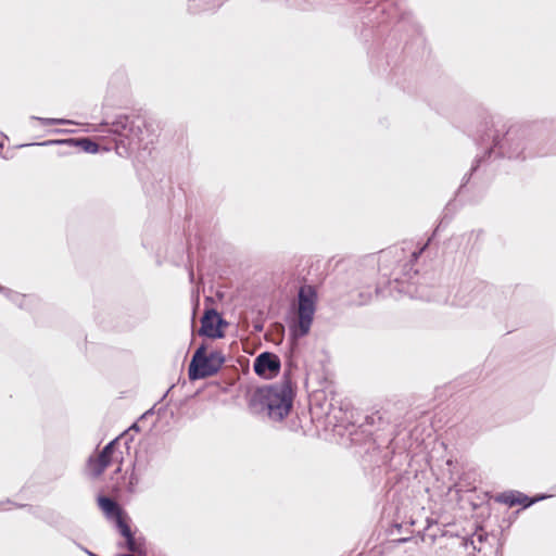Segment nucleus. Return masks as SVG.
Instances as JSON below:
<instances>
[{"mask_svg":"<svg viewBox=\"0 0 556 556\" xmlns=\"http://www.w3.org/2000/svg\"><path fill=\"white\" fill-rule=\"evenodd\" d=\"M253 403L261 406L273 420H282L290 412L293 392L288 381L258 389L253 395Z\"/></svg>","mask_w":556,"mask_h":556,"instance_id":"1","label":"nucleus"},{"mask_svg":"<svg viewBox=\"0 0 556 556\" xmlns=\"http://www.w3.org/2000/svg\"><path fill=\"white\" fill-rule=\"evenodd\" d=\"M101 126L121 137V142L130 150H137L147 144L151 136L149 124L144 117L139 115H122L111 125L102 124Z\"/></svg>","mask_w":556,"mask_h":556,"instance_id":"2","label":"nucleus"},{"mask_svg":"<svg viewBox=\"0 0 556 556\" xmlns=\"http://www.w3.org/2000/svg\"><path fill=\"white\" fill-rule=\"evenodd\" d=\"M98 505L105 517L115 522L119 533L125 538L129 552L134 554H144L143 543L140 539H136L126 521V517L119 505L112 498L106 496L98 497Z\"/></svg>","mask_w":556,"mask_h":556,"instance_id":"3","label":"nucleus"},{"mask_svg":"<svg viewBox=\"0 0 556 556\" xmlns=\"http://www.w3.org/2000/svg\"><path fill=\"white\" fill-rule=\"evenodd\" d=\"M317 293L314 287L305 285L299 290L298 321L291 326L294 338H302L309 332L315 309Z\"/></svg>","mask_w":556,"mask_h":556,"instance_id":"4","label":"nucleus"},{"mask_svg":"<svg viewBox=\"0 0 556 556\" xmlns=\"http://www.w3.org/2000/svg\"><path fill=\"white\" fill-rule=\"evenodd\" d=\"M225 362L220 351L214 350L206 353L204 345L194 352L189 365V378L191 380L203 379L215 375Z\"/></svg>","mask_w":556,"mask_h":556,"instance_id":"5","label":"nucleus"},{"mask_svg":"<svg viewBox=\"0 0 556 556\" xmlns=\"http://www.w3.org/2000/svg\"><path fill=\"white\" fill-rule=\"evenodd\" d=\"M116 445L117 439L106 444L98 456L89 458L88 468L93 477L101 476L113 464H118L117 471H121L123 456L122 452L116 451Z\"/></svg>","mask_w":556,"mask_h":556,"instance_id":"6","label":"nucleus"},{"mask_svg":"<svg viewBox=\"0 0 556 556\" xmlns=\"http://www.w3.org/2000/svg\"><path fill=\"white\" fill-rule=\"evenodd\" d=\"M490 139H492L493 147L490 149L489 153L493 152L495 148H498L500 153L507 157H519L521 155V142L517 138V131L515 129L507 130L502 140L498 138L497 134L490 132H486L481 138L483 142H488Z\"/></svg>","mask_w":556,"mask_h":556,"instance_id":"7","label":"nucleus"},{"mask_svg":"<svg viewBox=\"0 0 556 556\" xmlns=\"http://www.w3.org/2000/svg\"><path fill=\"white\" fill-rule=\"evenodd\" d=\"M280 366V359L277 355L270 352H263L255 358L253 368L256 375L264 378H273L278 375Z\"/></svg>","mask_w":556,"mask_h":556,"instance_id":"8","label":"nucleus"},{"mask_svg":"<svg viewBox=\"0 0 556 556\" xmlns=\"http://www.w3.org/2000/svg\"><path fill=\"white\" fill-rule=\"evenodd\" d=\"M223 324V319L217 314L216 311L210 309L207 311L201 320V330L200 332L208 338H222L224 336L220 326Z\"/></svg>","mask_w":556,"mask_h":556,"instance_id":"9","label":"nucleus"},{"mask_svg":"<svg viewBox=\"0 0 556 556\" xmlns=\"http://www.w3.org/2000/svg\"><path fill=\"white\" fill-rule=\"evenodd\" d=\"M496 500H497V502L507 504L509 506H515V505L519 504V505H523L525 507L530 506L534 502V501L529 502L528 496L523 495L520 492H515V491L504 492V493L500 494Z\"/></svg>","mask_w":556,"mask_h":556,"instance_id":"10","label":"nucleus"},{"mask_svg":"<svg viewBox=\"0 0 556 556\" xmlns=\"http://www.w3.org/2000/svg\"><path fill=\"white\" fill-rule=\"evenodd\" d=\"M36 119H38L41 124L46 125V126H50V125H66V124H72L71 121L68 119H64V118H43V117H36Z\"/></svg>","mask_w":556,"mask_h":556,"instance_id":"11","label":"nucleus"},{"mask_svg":"<svg viewBox=\"0 0 556 556\" xmlns=\"http://www.w3.org/2000/svg\"><path fill=\"white\" fill-rule=\"evenodd\" d=\"M86 152L94 153L98 151V144L89 139H81L77 142Z\"/></svg>","mask_w":556,"mask_h":556,"instance_id":"12","label":"nucleus"},{"mask_svg":"<svg viewBox=\"0 0 556 556\" xmlns=\"http://www.w3.org/2000/svg\"><path fill=\"white\" fill-rule=\"evenodd\" d=\"M54 143L74 144V143H76V141L74 139H68V140H48V141H45V142H42L40 144L41 146H49V144H54Z\"/></svg>","mask_w":556,"mask_h":556,"instance_id":"13","label":"nucleus"},{"mask_svg":"<svg viewBox=\"0 0 556 556\" xmlns=\"http://www.w3.org/2000/svg\"><path fill=\"white\" fill-rule=\"evenodd\" d=\"M425 248H426V245H425V247H422L418 252H414V254H413V255H414V257H415V258H417V257H418V255H419V254H421V253L424 252Z\"/></svg>","mask_w":556,"mask_h":556,"instance_id":"14","label":"nucleus"},{"mask_svg":"<svg viewBox=\"0 0 556 556\" xmlns=\"http://www.w3.org/2000/svg\"><path fill=\"white\" fill-rule=\"evenodd\" d=\"M190 279H193V271H190Z\"/></svg>","mask_w":556,"mask_h":556,"instance_id":"15","label":"nucleus"},{"mask_svg":"<svg viewBox=\"0 0 556 556\" xmlns=\"http://www.w3.org/2000/svg\"><path fill=\"white\" fill-rule=\"evenodd\" d=\"M88 556H97V555L93 554V553L88 552Z\"/></svg>","mask_w":556,"mask_h":556,"instance_id":"16","label":"nucleus"},{"mask_svg":"<svg viewBox=\"0 0 556 556\" xmlns=\"http://www.w3.org/2000/svg\"><path fill=\"white\" fill-rule=\"evenodd\" d=\"M0 291H5L8 292V290H5L4 288L0 287Z\"/></svg>","mask_w":556,"mask_h":556,"instance_id":"17","label":"nucleus"}]
</instances>
